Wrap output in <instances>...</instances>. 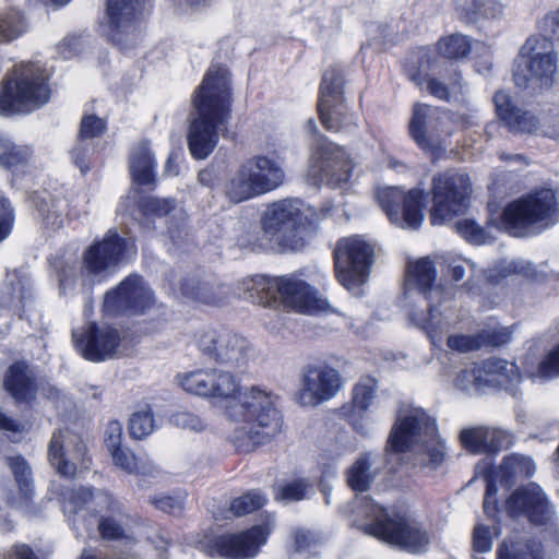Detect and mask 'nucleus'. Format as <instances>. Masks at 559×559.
Listing matches in <instances>:
<instances>
[{
  "label": "nucleus",
  "instance_id": "nucleus-41",
  "mask_svg": "<svg viewBox=\"0 0 559 559\" xmlns=\"http://www.w3.org/2000/svg\"><path fill=\"white\" fill-rule=\"evenodd\" d=\"M7 464L14 475L20 492L27 497L32 491V469L28 463L22 456H12L7 459Z\"/></svg>",
  "mask_w": 559,
  "mask_h": 559
},
{
  "label": "nucleus",
  "instance_id": "nucleus-30",
  "mask_svg": "<svg viewBox=\"0 0 559 559\" xmlns=\"http://www.w3.org/2000/svg\"><path fill=\"white\" fill-rule=\"evenodd\" d=\"M66 510L76 514L86 508L92 513L104 510H114L115 501L111 496L104 491L93 493L87 488L72 489L64 493Z\"/></svg>",
  "mask_w": 559,
  "mask_h": 559
},
{
  "label": "nucleus",
  "instance_id": "nucleus-15",
  "mask_svg": "<svg viewBox=\"0 0 559 559\" xmlns=\"http://www.w3.org/2000/svg\"><path fill=\"white\" fill-rule=\"evenodd\" d=\"M154 295L139 275L126 277L115 289L106 293L103 309L107 314H141L154 305Z\"/></svg>",
  "mask_w": 559,
  "mask_h": 559
},
{
  "label": "nucleus",
  "instance_id": "nucleus-1",
  "mask_svg": "<svg viewBox=\"0 0 559 559\" xmlns=\"http://www.w3.org/2000/svg\"><path fill=\"white\" fill-rule=\"evenodd\" d=\"M178 378L188 393L226 403V417L238 424L229 437L237 452L250 453L282 431L283 418L274 405L272 394L259 386L242 391L233 372L207 368Z\"/></svg>",
  "mask_w": 559,
  "mask_h": 559
},
{
  "label": "nucleus",
  "instance_id": "nucleus-51",
  "mask_svg": "<svg viewBox=\"0 0 559 559\" xmlns=\"http://www.w3.org/2000/svg\"><path fill=\"white\" fill-rule=\"evenodd\" d=\"M109 453L112 457L114 464L129 474L147 472L145 466L140 465L135 455L128 449L118 447Z\"/></svg>",
  "mask_w": 559,
  "mask_h": 559
},
{
  "label": "nucleus",
  "instance_id": "nucleus-28",
  "mask_svg": "<svg viewBox=\"0 0 559 559\" xmlns=\"http://www.w3.org/2000/svg\"><path fill=\"white\" fill-rule=\"evenodd\" d=\"M3 385L5 391L19 403H29L36 396V377L24 361H17L9 367Z\"/></svg>",
  "mask_w": 559,
  "mask_h": 559
},
{
  "label": "nucleus",
  "instance_id": "nucleus-7",
  "mask_svg": "<svg viewBox=\"0 0 559 559\" xmlns=\"http://www.w3.org/2000/svg\"><path fill=\"white\" fill-rule=\"evenodd\" d=\"M285 181L282 165L266 155L246 159L226 182L225 195L233 203H240L271 192Z\"/></svg>",
  "mask_w": 559,
  "mask_h": 559
},
{
  "label": "nucleus",
  "instance_id": "nucleus-21",
  "mask_svg": "<svg viewBox=\"0 0 559 559\" xmlns=\"http://www.w3.org/2000/svg\"><path fill=\"white\" fill-rule=\"evenodd\" d=\"M72 338L82 356L92 361H103L118 356L120 336L116 329L90 324L74 330Z\"/></svg>",
  "mask_w": 559,
  "mask_h": 559
},
{
  "label": "nucleus",
  "instance_id": "nucleus-59",
  "mask_svg": "<svg viewBox=\"0 0 559 559\" xmlns=\"http://www.w3.org/2000/svg\"><path fill=\"white\" fill-rule=\"evenodd\" d=\"M93 524H97L100 536L105 539H119L124 537L122 526L112 518L95 519Z\"/></svg>",
  "mask_w": 559,
  "mask_h": 559
},
{
  "label": "nucleus",
  "instance_id": "nucleus-58",
  "mask_svg": "<svg viewBox=\"0 0 559 559\" xmlns=\"http://www.w3.org/2000/svg\"><path fill=\"white\" fill-rule=\"evenodd\" d=\"M150 502L156 509L170 514H179L185 508V497L182 496H157L151 498Z\"/></svg>",
  "mask_w": 559,
  "mask_h": 559
},
{
  "label": "nucleus",
  "instance_id": "nucleus-63",
  "mask_svg": "<svg viewBox=\"0 0 559 559\" xmlns=\"http://www.w3.org/2000/svg\"><path fill=\"white\" fill-rule=\"evenodd\" d=\"M539 372L545 377L559 376V345L539 364Z\"/></svg>",
  "mask_w": 559,
  "mask_h": 559
},
{
  "label": "nucleus",
  "instance_id": "nucleus-36",
  "mask_svg": "<svg viewBox=\"0 0 559 559\" xmlns=\"http://www.w3.org/2000/svg\"><path fill=\"white\" fill-rule=\"evenodd\" d=\"M130 171L133 182L136 185H153L155 182L154 160L147 143L141 142L133 148L130 156Z\"/></svg>",
  "mask_w": 559,
  "mask_h": 559
},
{
  "label": "nucleus",
  "instance_id": "nucleus-49",
  "mask_svg": "<svg viewBox=\"0 0 559 559\" xmlns=\"http://www.w3.org/2000/svg\"><path fill=\"white\" fill-rule=\"evenodd\" d=\"M460 440L473 453H487V427L463 429Z\"/></svg>",
  "mask_w": 559,
  "mask_h": 559
},
{
  "label": "nucleus",
  "instance_id": "nucleus-29",
  "mask_svg": "<svg viewBox=\"0 0 559 559\" xmlns=\"http://www.w3.org/2000/svg\"><path fill=\"white\" fill-rule=\"evenodd\" d=\"M485 386H501L513 390L521 380L518 366L500 358H489L480 362Z\"/></svg>",
  "mask_w": 559,
  "mask_h": 559
},
{
  "label": "nucleus",
  "instance_id": "nucleus-14",
  "mask_svg": "<svg viewBox=\"0 0 559 559\" xmlns=\"http://www.w3.org/2000/svg\"><path fill=\"white\" fill-rule=\"evenodd\" d=\"M307 128L313 135L312 166L318 168L320 180L331 186L346 182L352 174L353 164L345 151L337 144L320 135L313 119L307 121Z\"/></svg>",
  "mask_w": 559,
  "mask_h": 559
},
{
  "label": "nucleus",
  "instance_id": "nucleus-16",
  "mask_svg": "<svg viewBox=\"0 0 559 559\" xmlns=\"http://www.w3.org/2000/svg\"><path fill=\"white\" fill-rule=\"evenodd\" d=\"M506 510L510 516H524L535 526H556L555 510L543 489L534 483L518 488L507 499Z\"/></svg>",
  "mask_w": 559,
  "mask_h": 559
},
{
  "label": "nucleus",
  "instance_id": "nucleus-2",
  "mask_svg": "<svg viewBox=\"0 0 559 559\" xmlns=\"http://www.w3.org/2000/svg\"><path fill=\"white\" fill-rule=\"evenodd\" d=\"M192 104L195 117L190 122L188 147L194 158L204 159L215 148L218 129L227 122L230 115L228 70L221 66L211 67L195 92Z\"/></svg>",
  "mask_w": 559,
  "mask_h": 559
},
{
  "label": "nucleus",
  "instance_id": "nucleus-13",
  "mask_svg": "<svg viewBox=\"0 0 559 559\" xmlns=\"http://www.w3.org/2000/svg\"><path fill=\"white\" fill-rule=\"evenodd\" d=\"M376 199L390 222L402 228L417 229L424 222L425 191L413 188L407 193L397 187L380 188Z\"/></svg>",
  "mask_w": 559,
  "mask_h": 559
},
{
  "label": "nucleus",
  "instance_id": "nucleus-37",
  "mask_svg": "<svg viewBox=\"0 0 559 559\" xmlns=\"http://www.w3.org/2000/svg\"><path fill=\"white\" fill-rule=\"evenodd\" d=\"M370 453L357 457L347 472V483L355 491H367L373 483L378 468L373 467Z\"/></svg>",
  "mask_w": 559,
  "mask_h": 559
},
{
  "label": "nucleus",
  "instance_id": "nucleus-35",
  "mask_svg": "<svg viewBox=\"0 0 559 559\" xmlns=\"http://www.w3.org/2000/svg\"><path fill=\"white\" fill-rule=\"evenodd\" d=\"M534 471L535 466L531 459L520 454H511L499 466L496 478L501 485L509 487L520 478L530 477Z\"/></svg>",
  "mask_w": 559,
  "mask_h": 559
},
{
  "label": "nucleus",
  "instance_id": "nucleus-60",
  "mask_svg": "<svg viewBox=\"0 0 559 559\" xmlns=\"http://www.w3.org/2000/svg\"><path fill=\"white\" fill-rule=\"evenodd\" d=\"M14 216L7 198L0 195V242L11 233Z\"/></svg>",
  "mask_w": 559,
  "mask_h": 559
},
{
  "label": "nucleus",
  "instance_id": "nucleus-24",
  "mask_svg": "<svg viewBox=\"0 0 559 559\" xmlns=\"http://www.w3.org/2000/svg\"><path fill=\"white\" fill-rule=\"evenodd\" d=\"M146 0H107L106 20L111 31V39L118 45H122L123 35L134 34V25L141 19L145 9Z\"/></svg>",
  "mask_w": 559,
  "mask_h": 559
},
{
  "label": "nucleus",
  "instance_id": "nucleus-10",
  "mask_svg": "<svg viewBox=\"0 0 559 559\" xmlns=\"http://www.w3.org/2000/svg\"><path fill=\"white\" fill-rule=\"evenodd\" d=\"M557 52L552 41L532 36L525 40L515 59L513 81L520 88H549L557 71Z\"/></svg>",
  "mask_w": 559,
  "mask_h": 559
},
{
  "label": "nucleus",
  "instance_id": "nucleus-32",
  "mask_svg": "<svg viewBox=\"0 0 559 559\" xmlns=\"http://www.w3.org/2000/svg\"><path fill=\"white\" fill-rule=\"evenodd\" d=\"M181 292L192 300L210 305L222 304L228 296L226 286L197 277L187 278L181 285Z\"/></svg>",
  "mask_w": 559,
  "mask_h": 559
},
{
  "label": "nucleus",
  "instance_id": "nucleus-38",
  "mask_svg": "<svg viewBox=\"0 0 559 559\" xmlns=\"http://www.w3.org/2000/svg\"><path fill=\"white\" fill-rule=\"evenodd\" d=\"M228 331L213 329L201 332L197 337V347L201 356L219 365Z\"/></svg>",
  "mask_w": 559,
  "mask_h": 559
},
{
  "label": "nucleus",
  "instance_id": "nucleus-18",
  "mask_svg": "<svg viewBox=\"0 0 559 559\" xmlns=\"http://www.w3.org/2000/svg\"><path fill=\"white\" fill-rule=\"evenodd\" d=\"M342 388L340 372L328 365H308L301 377L297 402L302 406H318L334 397Z\"/></svg>",
  "mask_w": 559,
  "mask_h": 559
},
{
  "label": "nucleus",
  "instance_id": "nucleus-40",
  "mask_svg": "<svg viewBox=\"0 0 559 559\" xmlns=\"http://www.w3.org/2000/svg\"><path fill=\"white\" fill-rule=\"evenodd\" d=\"M265 502L266 496L260 490L253 489L234 499L230 503L229 511L235 516H242L259 510L265 504Z\"/></svg>",
  "mask_w": 559,
  "mask_h": 559
},
{
  "label": "nucleus",
  "instance_id": "nucleus-22",
  "mask_svg": "<svg viewBox=\"0 0 559 559\" xmlns=\"http://www.w3.org/2000/svg\"><path fill=\"white\" fill-rule=\"evenodd\" d=\"M270 531L265 525H258L237 535L219 536L212 540L207 554L227 559H251L265 544Z\"/></svg>",
  "mask_w": 559,
  "mask_h": 559
},
{
  "label": "nucleus",
  "instance_id": "nucleus-48",
  "mask_svg": "<svg viewBox=\"0 0 559 559\" xmlns=\"http://www.w3.org/2000/svg\"><path fill=\"white\" fill-rule=\"evenodd\" d=\"M455 385L463 391H468L472 389L480 391L485 389L486 386L481 365L475 364L469 368L461 370L455 378Z\"/></svg>",
  "mask_w": 559,
  "mask_h": 559
},
{
  "label": "nucleus",
  "instance_id": "nucleus-53",
  "mask_svg": "<svg viewBox=\"0 0 559 559\" xmlns=\"http://www.w3.org/2000/svg\"><path fill=\"white\" fill-rule=\"evenodd\" d=\"M447 345L450 349L459 353H467L481 348L478 332L472 335L452 334L448 337Z\"/></svg>",
  "mask_w": 559,
  "mask_h": 559
},
{
  "label": "nucleus",
  "instance_id": "nucleus-34",
  "mask_svg": "<svg viewBox=\"0 0 559 559\" xmlns=\"http://www.w3.org/2000/svg\"><path fill=\"white\" fill-rule=\"evenodd\" d=\"M273 278L257 275L243 278L238 283V296L253 304L262 306L273 305V293L271 284Z\"/></svg>",
  "mask_w": 559,
  "mask_h": 559
},
{
  "label": "nucleus",
  "instance_id": "nucleus-17",
  "mask_svg": "<svg viewBox=\"0 0 559 559\" xmlns=\"http://www.w3.org/2000/svg\"><path fill=\"white\" fill-rule=\"evenodd\" d=\"M129 241L109 229L100 241L91 245L83 257L82 275L103 277L123 261Z\"/></svg>",
  "mask_w": 559,
  "mask_h": 559
},
{
  "label": "nucleus",
  "instance_id": "nucleus-46",
  "mask_svg": "<svg viewBox=\"0 0 559 559\" xmlns=\"http://www.w3.org/2000/svg\"><path fill=\"white\" fill-rule=\"evenodd\" d=\"M454 226L456 231L472 243L483 245L493 240L490 231L478 226L473 219L459 221Z\"/></svg>",
  "mask_w": 559,
  "mask_h": 559
},
{
  "label": "nucleus",
  "instance_id": "nucleus-54",
  "mask_svg": "<svg viewBox=\"0 0 559 559\" xmlns=\"http://www.w3.org/2000/svg\"><path fill=\"white\" fill-rule=\"evenodd\" d=\"M513 443L511 432L487 427V452L495 453L508 449Z\"/></svg>",
  "mask_w": 559,
  "mask_h": 559
},
{
  "label": "nucleus",
  "instance_id": "nucleus-61",
  "mask_svg": "<svg viewBox=\"0 0 559 559\" xmlns=\"http://www.w3.org/2000/svg\"><path fill=\"white\" fill-rule=\"evenodd\" d=\"M484 0H455L456 10L467 22H476L480 19Z\"/></svg>",
  "mask_w": 559,
  "mask_h": 559
},
{
  "label": "nucleus",
  "instance_id": "nucleus-8",
  "mask_svg": "<svg viewBox=\"0 0 559 559\" xmlns=\"http://www.w3.org/2000/svg\"><path fill=\"white\" fill-rule=\"evenodd\" d=\"M436 267L429 258H423L409 263L405 280V295L413 297L418 294L427 302L429 317L421 320V328L426 331L433 346H440L442 335L448 331L450 322L439 311L438 305L443 296V289L436 284Z\"/></svg>",
  "mask_w": 559,
  "mask_h": 559
},
{
  "label": "nucleus",
  "instance_id": "nucleus-5",
  "mask_svg": "<svg viewBox=\"0 0 559 559\" xmlns=\"http://www.w3.org/2000/svg\"><path fill=\"white\" fill-rule=\"evenodd\" d=\"M304 202L285 198L266 206L260 218V249L283 253L298 251L305 246Z\"/></svg>",
  "mask_w": 559,
  "mask_h": 559
},
{
  "label": "nucleus",
  "instance_id": "nucleus-3",
  "mask_svg": "<svg viewBox=\"0 0 559 559\" xmlns=\"http://www.w3.org/2000/svg\"><path fill=\"white\" fill-rule=\"evenodd\" d=\"M386 452L409 453L414 466L437 469L447 451L436 420L423 408L403 404L388 439Z\"/></svg>",
  "mask_w": 559,
  "mask_h": 559
},
{
  "label": "nucleus",
  "instance_id": "nucleus-44",
  "mask_svg": "<svg viewBox=\"0 0 559 559\" xmlns=\"http://www.w3.org/2000/svg\"><path fill=\"white\" fill-rule=\"evenodd\" d=\"M378 382L371 377L362 378L353 389V403L356 408L367 411L371 405Z\"/></svg>",
  "mask_w": 559,
  "mask_h": 559
},
{
  "label": "nucleus",
  "instance_id": "nucleus-23",
  "mask_svg": "<svg viewBox=\"0 0 559 559\" xmlns=\"http://www.w3.org/2000/svg\"><path fill=\"white\" fill-rule=\"evenodd\" d=\"M443 114L426 104H415L408 124L412 139L424 151L433 152L441 145Z\"/></svg>",
  "mask_w": 559,
  "mask_h": 559
},
{
  "label": "nucleus",
  "instance_id": "nucleus-57",
  "mask_svg": "<svg viewBox=\"0 0 559 559\" xmlns=\"http://www.w3.org/2000/svg\"><path fill=\"white\" fill-rule=\"evenodd\" d=\"M540 36L552 41L559 40V8L547 12L538 23Z\"/></svg>",
  "mask_w": 559,
  "mask_h": 559
},
{
  "label": "nucleus",
  "instance_id": "nucleus-52",
  "mask_svg": "<svg viewBox=\"0 0 559 559\" xmlns=\"http://www.w3.org/2000/svg\"><path fill=\"white\" fill-rule=\"evenodd\" d=\"M31 154L28 147L10 143L5 151L0 152V165L8 169L16 167L26 163Z\"/></svg>",
  "mask_w": 559,
  "mask_h": 559
},
{
  "label": "nucleus",
  "instance_id": "nucleus-45",
  "mask_svg": "<svg viewBox=\"0 0 559 559\" xmlns=\"http://www.w3.org/2000/svg\"><path fill=\"white\" fill-rule=\"evenodd\" d=\"M139 209L146 219L162 217L175 209L173 199H158L154 197L142 198L139 202Z\"/></svg>",
  "mask_w": 559,
  "mask_h": 559
},
{
  "label": "nucleus",
  "instance_id": "nucleus-4",
  "mask_svg": "<svg viewBox=\"0 0 559 559\" xmlns=\"http://www.w3.org/2000/svg\"><path fill=\"white\" fill-rule=\"evenodd\" d=\"M49 75L36 62L15 64L2 81L0 115H25L46 105L51 96Z\"/></svg>",
  "mask_w": 559,
  "mask_h": 559
},
{
  "label": "nucleus",
  "instance_id": "nucleus-19",
  "mask_svg": "<svg viewBox=\"0 0 559 559\" xmlns=\"http://www.w3.org/2000/svg\"><path fill=\"white\" fill-rule=\"evenodd\" d=\"M86 454V444L69 430L55 431L48 444L50 464L68 478H73L78 468H88Z\"/></svg>",
  "mask_w": 559,
  "mask_h": 559
},
{
  "label": "nucleus",
  "instance_id": "nucleus-33",
  "mask_svg": "<svg viewBox=\"0 0 559 559\" xmlns=\"http://www.w3.org/2000/svg\"><path fill=\"white\" fill-rule=\"evenodd\" d=\"M31 202L41 216L46 226L58 229L67 216V205L61 199H56L48 191L34 192Z\"/></svg>",
  "mask_w": 559,
  "mask_h": 559
},
{
  "label": "nucleus",
  "instance_id": "nucleus-56",
  "mask_svg": "<svg viewBox=\"0 0 559 559\" xmlns=\"http://www.w3.org/2000/svg\"><path fill=\"white\" fill-rule=\"evenodd\" d=\"M106 129V123L103 119L95 115H87L82 118L79 138L80 141L100 136Z\"/></svg>",
  "mask_w": 559,
  "mask_h": 559
},
{
  "label": "nucleus",
  "instance_id": "nucleus-62",
  "mask_svg": "<svg viewBox=\"0 0 559 559\" xmlns=\"http://www.w3.org/2000/svg\"><path fill=\"white\" fill-rule=\"evenodd\" d=\"M173 423L183 429L202 430L205 423L197 415L189 412H179L173 416Z\"/></svg>",
  "mask_w": 559,
  "mask_h": 559
},
{
  "label": "nucleus",
  "instance_id": "nucleus-9",
  "mask_svg": "<svg viewBox=\"0 0 559 559\" xmlns=\"http://www.w3.org/2000/svg\"><path fill=\"white\" fill-rule=\"evenodd\" d=\"M365 512L372 520L364 526L367 534L412 554L424 551L430 537L423 526L402 515L390 516L380 506L365 499Z\"/></svg>",
  "mask_w": 559,
  "mask_h": 559
},
{
  "label": "nucleus",
  "instance_id": "nucleus-64",
  "mask_svg": "<svg viewBox=\"0 0 559 559\" xmlns=\"http://www.w3.org/2000/svg\"><path fill=\"white\" fill-rule=\"evenodd\" d=\"M540 135L559 139V112L542 116Z\"/></svg>",
  "mask_w": 559,
  "mask_h": 559
},
{
  "label": "nucleus",
  "instance_id": "nucleus-55",
  "mask_svg": "<svg viewBox=\"0 0 559 559\" xmlns=\"http://www.w3.org/2000/svg\"><path fill=\"white\" fill-rule=\"evenodd\" d=\"M480 347H498L507 344L511 340L509 328L487 329L478 332Z\"/></svg>",
  "mask_w": 559,
  "mask_h": 559
},
{
  "label": "nucleus",
  "instance_id": "nucleus-12",
  "mask_svg": "<svg viewBox=\"0 0 559 559\" xmlns=\"http://www.w3.org/2000/svg\"><path fill=\"white\" fill-rule=\"evenodd\" d=\"M334 260L338 282L356 292L367 281L373 262V247L358 236L343 238L336 245Z\"/></svg>",
  "mask_w": 559,
  "mask_h": 559
},
{
  "label": "nucleus",
  "instance_id": "nucleus-26",
  "mask_svg": "<svg viewBox=\"0 0 559 559\" xmlns=\"http://www.w3.org/2000/svg\"><path fill=\"white\" fill-rule=\"evenodd\" d=\"M31 301V282L27 274L21 270L9 271L0 286V308L22 319Z\"/></svg>",
  "mask_w": 559,
  "mask_h": 559
},
{
  "label": "nucleus",
  "instance_id": "nucleus-50",
  "mask_svg": "<svg viewBox=\"0 0 559 559\" xmlns=\"http://www.w3.org/2000/svg\"><path fill=\"white\" fill-rule=\"evenodd\" d=\"M155 428L154 417L150 409L133 413L129 420L130 435L135 439L147 437Z\"/></svg>",
  "mask_w": 559,
  "mask_h": 559
},
{
  "label": "nucleus",
  "instance_id": "nucleus-39",
  "mask_svg": "<svg viewBox=\"0 0 559 559\" xmlns=\"http://www.w3.org/2000/svg\"><path fill=\"white\" fill-rule=\"evenodd\" d=\"M464 84L461 74L456 70H452L449 83H444L436 78L426 80V90L433 97L451 102L452 98L463 93Z\"/></svg>",
  "mask_w": 559,
  "mask_h": 559
},
{
  "label": "nucleus",
  "instance_id": "nucleus-25",
  "mask_svg": "<svg viewBox=\"0 0 559 559\" xmlns=\"http://www.w3.org/2000/svg\"><path fill=\"white\" fill-rule=\"evenodd\" d=\"M493 103L499 118L511 132L540 134L542 117L514 106L509 94L497 92Z\"/></svg>",
  "mask_w": 559,
  "mask_h": 559
},
{
  "label": "nucleus",
  "instance_id": "nucleus-43",
  "mask_svg": "<svg viewBox=\"0 0 559 559\" xmlns=\"http://www.w3.org/2000/svg\"><path fill=\"white\" fill-rule=\"evenodd\" d=\"M311 489V484L306 479H297L278 486L275 492V500L284 503H290L302 500Z\"/></svg>",
  "mask_w": 559,
  "mask_h": 559
},
{
  "label": "nucleus",
  "instance_id": "nucleus-6",
  "mask_svg": "<svg viewBox=\"0 0 559 559\" xmlns=\"http://www.w3.org/2000/svg\"><path fill=\"white\" fill-rule=\"evenodd\" d=\"M559 221V198L551 189H540L509 203L501 226L515 237L536 235Z\"/></svg>",
  "mask_w": 559,
  "mask_h": 559
},
{
  "label": "nucleus",
  "instance_id": "nucleus-27",
  "mask_svg": "<svg viewBox=\"0 0 559 559\" xmlns=\"http://www.w3.org/2000/svg\"><path fill=\"white\" fill-rule=\"evenodd\" d=\"M343 85L344 79L340 69L330 68L324 71L320 85L318 110L326 130H337L343 126L340 122H334L329 116L331 107L336 108L338 105H344Z\"/></svg>",
  "mask_w": 559,
  "mask_h": 559
},
{
  "label": "nucleus",
  "instance_id": "nucleus-31",
  "mask_svg": "<svg viewBox=\"0 0 559 559\" xmlns=\"http://www.w3.org/2000/svg\"><path fill=\"white\" fill-rule=\"evenodd\" d=\"M252 357L253 349L249 341L238 333L228 331L219 365L243 371Z\"/></svg>",
  "mask_w": 559,
  "mask_h": 559
},
{
  "label": "nucleus",
  "instance_id": "nucleus-20",
  "mask_svg": "<svg viewBox=\"0 0 559 559\" xmlns=\"http://www.w3.org/2000/svg\"><path fill=\"white\" fill-rule=\"evenodd\" d=\"M273 304L278 299L289 308L298 312L313 314L324 311L328 302L317 296V292L305 281L297 277H273L271 284Z\"/></svg>",
  "mask_w": 559,
  "mask_h": 559
},
{
  "label": "nucleus",
  "instance_id": "nucleus-11",
  "mask_svg": "<svg viewBox=\"0 0 559 559\" xmlns=\"http://www.w3.org/2000/svg\"><path fill=\"white\" fill-rule=\"evenodd\" d=\"M430 222L443 225L462 214L468 206L472 182L468 175L449 169L433 175L431 179Z\"/></svg>",
  "mask_w": 559,
  "mask_h": 559
},
{
  "label": "nucleus",
  "instance_id": "nucleus-42",
  "mask_svg": "<svg viewBox=\"0 0 559 559\" xmlns=\"http://www.w3.org/2000/svg\"><path fill=\"white\" fill-rule=\"evenodd\" d=\"M438 49L441 56L449 59H459L465 57L471 50V44L466 36L452 35L441 39L438 43Z\"/></svg>",
  "mask_w": 559,
  "mask_h": 559
},
{
  "label": "nucleus",
  "instance_id": "nucleus-47",
  "mask_svg": "<svg viewBox=\"0 0 559 559\" xmlns=\"http://www.w3.org/2000/svg\"><path fill=\"white\" fill-rule=\"evenodd\" d=\"M25 31V24L21 14L10 11L0 15V43L13 40Z\"/></svg>",
  "mask_w": 559,
  "mask_h": 559
}]
</instances>
